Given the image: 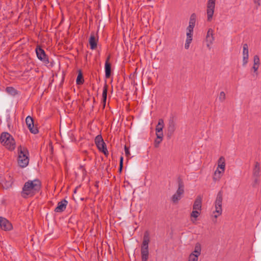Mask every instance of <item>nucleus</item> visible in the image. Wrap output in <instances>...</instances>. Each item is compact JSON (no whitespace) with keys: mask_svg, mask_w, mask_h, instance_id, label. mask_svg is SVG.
Masks as SVG:
<instances>
[{"mask_svg":"<svg viewBox=\"0 0 261 261\" xmlns=\"http://www.w3.org/2000/svg\"><path fill=\"white\" fill-rule=\"evenodd\" d=\"M223 200V192L222 191H220L217 195L215 200V212L217 213V215L214 216L215 218H217L219 216L222 214V203Z\"/></svg>","mask_w":261,"mask_h":261,"instance_id":"6","label":"nucleus"},{"mask_svg":"<svg viewBox=\"0 0 261 261\" xmlns=\"http://www.w3.org/2000/svg\"><path fill=\"white\" fill-rule=\"evenodd\" d=\"M181 198V195L176 193L172 196V200L174 203H177Z\"/></svg>","mask_w":261,"mask_h":261,"instance_id":"27","label":"nucleus"},{"mask_svg":"<svg viewBox=\"0 0 261 261\" xmlns=\"http://www.w3.org/2000/svg\"><path fill=\"white\" fill-rule=\"evenodd\" d=\"M110 59V56H108L107 58L105 64V76L107 79L110 77L111 74V64L109 62Z\"/></svg>","mask_w":261,"mask_h":261,"instance_id":"16","label":"nucleus"},{"mask_svg":"<svg viewBox=\"0 0 261 261\" xmlns=\"http://www.w3.org/2000/svg\"><path fill=\"white\" fill-rule=\"evenodd\" d=\"M164 126V122L163 119H160L155 127V132H162Z\"/></svg>","mask_w":261,"mask_h":261,"instance_id":"23","label":"nucleus"},{"mask_svg":"<svg viewBox=\"0 0 261 261\" xmlns=\"http://www.w3.org/2000/svg\"><path fill=\"white\" fill-rule=\"evenodd\" d=\"M259 1L260 0H253V2L256 4V8L260 5Z\"/></svg>","mask_w":261,"mask_h":261,"instance_id":"42","label":"nucleus"},{"mask_svg":"<svg viewBox=\"0 0 261 261\" xmlns=\"http://www.w3.org/2000/svg\"><path fill=\"white\" fill-rule=\"evenodd\" d=\"M201 206H202V198L200 196H199L195 200V201L194 202L193 206V209L194 210H198V211H200L201 210Z\"/></svg>","mask_w":261,"mask_h":261,"instance_id":"18","label":"nucleus"},{"mask_svg":"<svg viewBox=\"0 0 261 261\" xmlns=\"http://www.w3.org/2000/svg\"><path fill=\"white\" fill-rule=\"evenodd\" d=\"M176 129V123L174 120V118L173 116H172L170 117L168 126H167V137L168 139H170L172 135H173L175 130Z\"/></svg>","mask_w":261,"mask_h":261,"instance_id":"8","label":"nucleus"},{"mask_svg":"<svg viewBox=\"0 0 261 261\" xmlns=\"http://www.w3.org/2000/svg\"><path fill=\"white\" fill-rule=\"evenodd\" d=\"M259 172V163L256 162L255 164V167L254 169V175H257Z\"/></svg>","mask_w":261,"mask_h":261,"instance_id":"31","label":"nucleus"},{"mask_svg":"<svg viewBox=\"0 0 261 261\" xmlns=\"http://www.w3.org/2000/svg\"><path fill=\"white\" fill-rule=\"evenodd\" d=\"M25 122L30 132L33 134H37L39 131L37 127H35L34 120L32 117L28 116L25 119Z\"/></svg>","mask_w":261,"mask_h":261,"instance_id":"11","label":"nucleus"},{"mask_svg":"<svg viewBox=\"0 0 261 261\" xmlns=\"http://www.w3.org/2000/svg\"><path fill=\"white\" fill-rule=\"evenodd\" d=\"M193 32L187 31V38H192Z\"/></svg>","mask_w":261,"mask_h":261,"instance_id":"40","label":"nucleus"},{"mask_svg":"<svg viewBox=\"0 0 261 261\" xmlns=\"http://www.w3.org/2000/svg\"><path fill=\"white\" fill-rule=\"evenodd\" d=\"M124 150L126 156H128L130 155L129 148L126 146H124Z\"/></svg>","mask_w":261,"mask_h":261,"instance_id":"39","label":"nucleus"},{"mask_svg":"<svg viewBox=\"0 0 261 261\" xmlns=\"http://www.w3.org/2000/svg\"><path fill=\"white\" fill-rule=\"evenodd\" d=\"M149 242V233L148 231H146L144 233L143 242L141 248V254L142 261H147L148 259V244Z\"/></svg>","mask_w":261,"mask_h":261,"instance_id":"3","label":"nucleus"},{"mask_svg":"<svg viewBox=\"0 0 261 261\" xmlns=\"http://www.w3.org/2000/svg\"><path fill=\"white\" fill-rule=\"evenodd\" d=\"M196 20V15L195 13H193L191 14L190 20H189V24H192L193 25H195V22Z\"/></svg>","mask_w":261,"mask_h":261,"instance_id":"28","label":"nucleus"},{"mask_svg":"<svg viewBox=\"0 0 261 261\" xmlns=\"http://www.w3.org/2000/svg\"><path fill=\"white\" fill-rule=\"evenodd\" d=\"M201 245L199 243H196L194 248V250L193 252L195 253V255L199 256L201 253Z\"/></svg>","mask_w":261,"mask_h":261,"instance_id":"26","label":"nucleus"},{"mask_svg":"<svg viewBox=\"0 0 261 261\" xmlns=\"http://www.w3.org/2000/svg\"><path fill=\"white\" fill-rule=\"evenodd\" d=\"M0 229L6 231H10L13 229V226L6 218L0 217Z\"/></svg>","mask_w":261,"mask_h":261,"instance_id":"10","label":"nucleus"},{"mask_svg":"<svg viewBox=\"0 0 261 261\" xmlns=\"http://www.w3.org/2000/svg\"><path fill=\"white\" fill-rule=\"evenodd\" d=\"M178 189L176 191L177 194L182 195L184 193V184L181 178H178Z\"/></svg>","mask_w":261,"mask_h":261,"instance_id":"19","label":"nucleus"},{"mask_svg":"<svg viewBox=\"0 0 261 261\" xmlns=\"http://www.w3.org/2000/svg\"><path fill=\"white\" fill-rule=\"evenodd\" d=\"M214 40V37L213 36V30L212 29H208L206 36V41L207 42V46L208 47H210L211 44H212Z\"/></svg>","mask_w":261,"mask_h":261,"instance_id":"17","label":"nucleus"},{"mask_svg":"<svg viewBox=\"0 0 261 261\" xmlns=\"http://www.w3.org/2000/svg\"><path fill=\"white\" fill-rule=\"evenodd\" d=\"M95 143L96 145H97V144L101 143H103V140L102 138V136L100 135H97L95 137Z\"/></svg>","mask_w":261,"mask_h":261,"instance_id":"32","label":"nucleus"},{"mask_svg":"<svg viewBox=\"0 0 261 261\" xmlns=\"http://www.w3.org/2000/svg\"><path fill=\"white\" fill-rule=\"evenodd\" d=\"M41 188V182L40 180L35 179L33 180H29L25 182L21 192V196L23 198L28 196H33L38 193Z\"/></svg>","mask_w":261,"mask_h":261,"instance_id":"1","label":"nucleus"},{"mask_svg":"<svg viewBox=\"0 0 261 261\" xmlns=\"http://www.w3.org/2000/svg\"><path fill=\"white\" fill-rule=\"evenodd\" d=\"M68 204V201L66 199H63L58 203L57 206L55 209L56 213H62L64 212Z\"/></svg>","mask_w":261,"mask_h":261,"instance_id":"14","label":"nucleus"},{"mask_svg":"<svg viewBox=\"0 0 261 261\" xmlns=\"http://www.w3.org/2000/svg\"><path fill=\"white\" fill-rule=\"evenodd\" d=\"M18 164L21 168H24L28 166L29 163V153L25 147L19 146L18 147Z\"/></svg>","mask_w":261,"mask_h":261,"instance_id":"2","label":"nucleus"},{"mask_svg":"<svg viewBox=\"0 0 261 261\" xmlns=\"http://www.w3.org/2000/svg\"><path fill=\"white\" fill-rule=\"evenodd\" d=\"M123 158L122 156L120 157V163H119V172L121 173L122 170L123 168Z\"/></svg>","mask_w":261,"mask_h":261,"instance_id":"36","label":"nucleus"},{"mask_svg":"<svg viewBox=\"0 0 261 261\" xmlns=\"http://www.w3.org/2000/svg\"><path fill=\"white\" fill-rule=\"evenodd\" d=\"M225 168V159L224 156H221L218 161L217 169L215 172V176L213 177L214 181L219 179L221 177V174L224 173Z\"/></svg>","mask_w":261,"mask_h":261,"instance_id":"5","label":"nucleus"},{"mask_svg":"<svg viewBox=\"0 0 261 261\" xmlns=\"http://www.w3.org/2000/svg\"><path fill=\"white\" fill-rule=\"evenodd\" d=\"M84 82V79L83 73L81 70H78V74L76 80V83L77 85H82Z\"/></svg>","mask_w":261,"mask_h":261,"instance_id":"22","label":"nucleus"},{"mask_svg":"<svg viewBox=\"0 0 261 261\" xmlns=\"http://www.w3.org/2000/svg\"><path fill=\"white\" fill-rule=\"evenodd\" d=\"M198 256L195 255V253L194 252L191 253L189 256L188 261H198Z\"/></svg>","mask_w":261,"mask_h":261,"instance_id":"29","label":"nucleus"},{"mask_svg":"<svg viewBox=\"0 0 261 261\" xmlns=\"http://www.w3.org/2000/svg\"><path fill=\"white\" fill-rule=\"evenodd\" d=\"M253 66L252 67L254 71L255 72L258 69L260 65V61L259 57L257 55H255L253 58Z\"/></svg>","mask_w":261,"mask_h":261,"instance_id":"20","label":"nucleus"},{"mask_svg":"<svg viewBox=\"0 0 261 261\" xmlns=\"http://www.w3.org/2000/svg\"><path fill=\"white\" fill-rule=\"evenodd\" d=\"M192 41V38H187L186 43L185 45V47L186 49H188L189 48L190 44Z\"/></svg>","mask_w":261,"mask_h":261,"instance_id":"34","label":"nucleus"},{"mask_svg":"<svg viewBox=\"0 0 261 261\" xmlns=\"http://www.w3.org/2000/svg\"><path fill=\"white\" fill-rule=\"evenodd\" d=\"M79 168L80 169H82V172H83V174L84 175V174H86V173H87V171L86 170V169L84 168V166L83 165H80Z\"/></svg>","mask_w":261,"mask_h":261,"instance_id":"41","label":"nucleus"},{"mask_svg":"<svg viewBox=\"0 0 261 261\" xmlns=\"http://www.w3.org/2000/svg\"><path fill=\"white\" fill-rule=\"evenodd\" d=\"M96 146L98 148V150L100 151L103 152L105 155L108 154V151L107 149L106 143L104 142L103 143L97 144L96 145Z\"/></svg>","mask_w":261,"mask_h":261,"instance_id":"21","label":"nucleus"},{"mask_svg":"<svg viewBox=\"0 0 261 261\" xmlns=\"http://www.w3.org/2000/svg\"><path fill=\"white\" fill-rule=\"evenodd\" d=\"M216 0H208L206 4L207 20L211 21L214 13Z\"/></svg>","mask_w":261,"mask_h":261,"instance_id":"7","label":"nucleus"},{"mask_svg":"<svg viewBox=\"0 0 261 261\" xmlns=\"http://www.w3.org/2000/svg\"><path fill=\"white\" fill-rule=\"evenodd\" d=\"M35 51L37 57L39 60L46 64L49 63L48 58L45 51L39 45L37 46Z\"/></svg>","mask_w":261,"mask_h":261,"instance_id":"9","label":"nucleus"},{"mask_svg":"<svg viewBox=\"0 0 261 261\" xmlns=\"http://www.w3.org/2000/svg\"><path fill=\"white\" fill-rule=\"evenodd\" d=\"M156 138H158V139H160L163 140V131L159 132H156Z\"/></svg>","mask_w":261,"mask_h":261,"instance_id":"37","label":"nucleus"},{"mask_svg":"<svg viewBox=\"0 0 261 261\" xmlns=\"http://www.w3.org/2000/svg\"><path fill=\"white\" fill-rule=\"evenodd\" d=\"M200 211L193 210V211L191 213V217L194 218L196 220L197 218V217L200 215Z\"/></svg>","mask_w":261,"mask_h":261,"instance_id":"30","label":"nucleus"},{"mask_svg":"<svg viewBox=\"0 0 261 261\" xmlns=\"http://www.w3.org/2000/svg\"><path fill=\"white\" fill-rule=\"evenodd\" d=\"M162 140H163L162 139H158V138H156L155 139L154 142V147H155V148L159 147V146L160 143L162 142Z\"/></svg>","mask_w":261,"mask_h":261,"instance_id":"35","label":"nucleus"},{"mask_svg":"<svg viewBox=\"0 0 261 261\" xmlns=\"http://www.w3.org/2000/svg\"><path fill=\"white\" fill-rule=\"evenodd\" d=\"M76 189H75L74 190V193H76Z\"/></svg>","mask_w":261,"mask_h":261,"instance_id":"43","label":"nucleus"},{"mask_svg":"<svg viewBox=\"0 0 261 261\" xmlns=\"http://www.w3.org/2000/svg\"><path fill=\"white\" fill-rule=\"evenodd\" d=\"M1 143L10 150H13L15 147V142L13 137L8 133H3L0 137Z\"/></svg>","mask_w":261,"mask_h":261,"instance_id":"4","label":"nucleus"},{"mask_svg":"<svg viewBox=\"0 0 261 261\" xmlns=\"http://www.w3.org/2000/svg\"><path fill=\"white\" fill-rule=\"evenodd\" d=\"M14 182L13 177L9 174L6 175L4 179H2L0 184L4 189H8L12 187Z\"/></svg>","mask_w":261,"mask_h":261,"instance_id":"12","label":"nucleus"},{"mask_svg":"<svg viewBox=\"0 0 261 261\" xmlns=\"http://www.w3.org/2000/svg\"><path fill=\"white\" fill-rule=\"evenodd\" d=\"M226 99V95L225 93L223 91H222L220 93L219 95V100L220 102H223Z\"/></svg>","mask_w":261,"mask_h":261,"instance_id":"33","label":"nucleus"},{"mask_svg":"<svg viewBox=\"0 0 261 261\" xmlns=\"http://www.w3.org/2000/svg\"><path fill=\"white\" fill-rule=\"evenodd\" d=\"M248 46L247 43L243 45V65L245 66L248 62Z\"/></svg>","mask_w":261,"mask_h":261,"instance_id":"13","label":"nucleus"},{"mask_svg":"<svg viewBox=\"0 0 261 261\" xmlns=\"http://www.w3.org/2000/svg\"><path fill=\"white\" fill-rule=\"evenodd\" d=\"M195 25L189 23V26L187 28V31L193 32V29Z\"/></svg>","mask_w":261,"mask_h":261,"instance_id":"38","label":"nucleus"},{"mask_svg":"<svg viewBox=\"0 0 261 261\" xmlns=\"http://www.w3.org/2000/svg\"><path fill=\"white\" fill-rule=\"evenodd\" d=\"M98 41V38H96L94 32H92L89 39V42L90 46V48L92 50L95 49L97 45V42Z\"/></svg>","mask_w":261,"mask_h":261,"instance_id":"15","label":"nucleus"},{"mask_svg":"<svg viewBox=\"0 0 261 261\" xmlns=\"http://www.w3.org/2000/svg\"><path fill=\"white\" fill-rule=\"evenodd\" d=\"M6 91L8 93L12 96H15L18 94L17 90L12 87H7Z\"/></svg>","mask_w":261,"mask_h":261,"instance_id":"25","label":"nucleus"},{"mask_svg":"<svg viewBox=\"0 0 261 261\" xmlns=\"http://www.w3.org/2000/svg\"><path fill=\"white\" fill-rule=\"evenodd\" d=\"M107 92H108V85L107 84H105L103 88L102 94V102L104 103V106L106 105L107 97Z\"/></svg>","mask_w":261,"mask_h":261,"instance_id":"24","label":"nucleus"}]
</instances>
